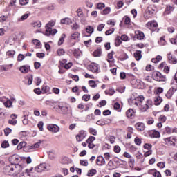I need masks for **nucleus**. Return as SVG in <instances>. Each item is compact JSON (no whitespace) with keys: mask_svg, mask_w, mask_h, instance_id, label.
Instances as JSON below:
<instances>
[{"mask_svg":"<svg viewBox=\"0 0 177 177\" xmlns=\"http://www.w3.org/2000/svg\"><path fill=\"white\" fill-rule=\"evenodd\" d=\"M53 26H55V21H50L46 25V31L44 35H46V37H49V35H56V34H57V30L52 29V27H53Z\"/></svg>","mask_w":177,"mask_h":177,"instance_id":"1","label":"nucleus"},{"mask_svg":"<svg viewBox=\"0 0 177 177\" xmlns=\"http://www.w3.org/2000/svg\"><path fill=\"white\" fill-rule=\"evenodd\" d=\"M59 111L61 114H70L71 113V106L66 102H59L58 104Z\"/></svg>","mask_w":177,"mask_h":177,"instance_id":"2","label":"nucleus"},{"mask_svg":"<svg viewBox=\"0 0 177 177\" xmlns=\"http://www.w3.org/2000/svg\"><path fill=\"white\" fill-rule=\"evenodd\" d=\"M152 77L155 81L165 82L167 81V77H165V75H163L161 74V73L158 71H155L152 74Z\"/></svg>","mask_w":177,"mask_h":177,"instance_id":"3","label":"nucleus"},{"mask_svg":"<svg viewBox=\"0 0 177 177\" xmlns=\"http://www.w3.org/2000/svg\"><path fill=\"white\" fill-rule=\"evenodd\" d=\"M9 161L10 162L11 165H16L20 164L21 162V157L17 155H12L9 158Z\"/></svg>","mask_w":177,"mask_h":177,"instance_id":"4","label":"nucleus"},{"mask_svg":"<svg viewBox=\"0 0 177 177\" xmlns=\"http://www.w3.org/2000/svg\"><path fill=\"white\" fill-rule=\"evenodd\" d=\"M13 165L10 164L8 165H6L3 168V172L6 174V175H12L15 176V171L13 169Z\"/></svg>","mask_w":177,"mask_h":177,"instance_id":"5","label":"nucleus"},{"mask_svg":"<svg viewBox=\"0 0 177 177\" xmlns=\"http://www.w3.org/2000/svg\"><path fill=\"white\" fill-rule=\"evenodd\" d=\"M14 176H19L23 172V167L21 165H13Z\"/></svg>","mask_w":177,"mask_h":177,"instance_id":"6","label":"nucleus"},{"mask_svg":"<svg viewBox=\"0 0 177 177\" xmlns=\"http://www.w3.org/2000/svg\"><path fill=\"white\" fill-rule=\"evenodd\" d=\"M88 70L92 73H99V64L93 62L88 66Z\"/></svg>","mask_w":177,"mask_h":177,"instance_id":"7","label":"nucleus"},{"mask_svg":"<svg viewBox=\"0 0 177 177\" xmlns=\"http://www.w3.org/2000/svg\"><path fill=\"white\" fill-rule=\"evenodd\" d=\"M47 128L50 132H53L54 133H56L60 131V127H59L57 124H50L48 125Z\"/></svg>","mask_w":177,"mask_h":177,"instance_id":"8","label":"nucleus"},{"mask_svg":"<svg viewBox=\"0 0 177 177\" xmlns=\"http://www.w3.org/2000/svg\"><path fill=\"white\" fill-rule=\"evenodd\" d=\"M85 138H86V133L85 132V131L82 130L76 136V140L77 142H82V140H84Z\"/></svg>","mask_w":177,"mask_h":177,"instance_id":"9","label":"nucleus"},{"mask_svg":"<svg viewBox=\"0 0 177 177\" xmlns=\"http://www.w3.org/2000/svg\"><path fill=\"white\" fill-rule=\"evenodd\" d=\"M35 171L36 172H44L45 169H46V163H41L38 167H35Z\"/></svg>","mask_w":177,"mask_h":177,"instance_id":"10","label":"nucleus"},{"mask_svg":"<svg viewBox=\"0 0 177 177\" xmlns=\"http://www.w3.org/2000/svg\"><path fill=\"white\" fill-rule=\"evenodd\" d=\"M32 171V168L30 169H26L24 171H22L17 177H31V172Z\"/></svg>","mask_w":177,"mask_h":177,"instance_id":"11","label":"nucleus"},{"mask_svg":"<svg viewBox=\"0 0 177 177\" xmlns=\"http://www.w3.org/2000/svg\"><path fill=\"white\" fill-rule=\"evenodd\" d=\"M69 52H71V53H73V56L76 58L80 57V56L82 55V53L81 52V50H80V48H76L75 50H70Z\"/></svg>","mask_w":177,"mask_h":177,"instance_id":"12","label":"nucleus"},{"mask_svg":"<svg viewBox=\"0 0 177 177\" xmlns=\"http://www.w3.org/2000/svg\"><path fill=\"white\" fill-rule=\"evenodd\" d=\"M149 106H151V100H148L146 104L141 106L140 110L142 111H147L149 110Z\"/></svg>","mask_w":177,"mask_h":177,"instance_id":"13","label":"nucleus"},{"mask_svg":"<svg viewBox=\"0 0 177 177\" xmlns=\"http://www.w3.org/2000/svg\"><path fill=\"white\" fill-rule=\"evenodd\" d=\"M96 161H97V165L102 166L106 164V160H104V158H103V156H99L97 158Z\"/></svg>","mask_w":177,"mask_h":177,"instance_id":"14","label":"nucleus"},{"mask_svg":"<svg viewBox=\"0 0 177 177\" xmlns=\"http://www.w3.org/2000/svg\"><path fill=\"white\" fill-rule=\"evenodd\" d=\"M167 58L169 63H172V64H176L177 59L175 57V56L172 55V54L169 53L167 55Z\"/></svg>","mask_w":177,"mask_h":177,"instance_id":"15","label":"nucleus"},{"mask_svg":"<svg viewBox=\"0 0 177 177\" xmlns=\"http://www.w3.org/2000/svg\"><path fill=\"white\" fill-rule=\"evenodd\" d=\"M137 131H139L140 132H142V131H144L146 127H145V124L143 122H138L136 123L135 125Z\"/></svg>","mask_w":177,"mask_h":177,"instance_id":"16","label":"nucleus"},{"mask_svg":"<svg viewBox=\"0 0 177 177\" xmlns=\"http://www.w3.org/2000/svg\"><path fill=\"white\" fill-rule=\"evenodd\" d=\"M60 23L61 24H66L68 26L73 24V21L71 20V19L66 17L61 19Z\"/></svg>","mask_w":177,"mask_h":177,"instance_id":"17","label":"nucleus"},{"mask_svg":"<svg viewBox=\"0 0 177 177\" xmlns=\"http://www.w3.org/2000/svg\"><path fill=\"white\" fill-rule=\"evenodd\" d=\"M147 26L148 28H156V27H158V24L156 21H152L151 22H148Z\"/></svg>","mask_w":177,"mask_h":177,"instance_id":"18","label":"nucleus"},{"mask_svg":"<svg viewBox=\"0 0 177 177\" xmlns=\"http://www.w3.org/2000/svg\"><path fill=\"white\" fill-rule=\"evenodd\" d=\"M115 53H114V51H111V53H108L107 57V62H109V63H114V58L113 56L115 55Z\"/></svg>","mask_w":177,"mask_h":177,"instance_id":"19","label":"nucleus"},{"mask_svg":"<svg viewBox=\"0 0 177 177\" xmlns=\"http://www.w3.org/2000/svg\"><path fill=\"white\" fill-rule=\"evenodd\" d=\"M41 91L44 94L47 93V95H50V87L49 86L43 85Z\"/></svg>","mask_w":177,"mask_h":177,"instance_id":"20","label":"nucleus"},{"mask_svg":"<svg viewBox=\"0 0 177 177\" xmlns=\"http://www.w3.org/2000/svg\"><path fill=\"white\" fill-rule=\"evenodd\" d=\"M175 91L176 90H175L174 88H171L166 93V97H167V99H171L174 93H175Z\"/></svg>","mask_w":177,"mask_h":177,"instance_id":"21","label":"nucleus"},{"mask_svg":"<svg viewBox=\"0 0 177 177\" xmlns=\"http://www.w3.org/2000/svg\"><path fill=\"white\" fill-rule=\"evenodd\" d=\"M134 57H135L136 60L139 62V60H140L142 59V51L136 50L134 53Z\"/></svg>","mask_w":177,"mask_h":177,"instance_id":"22","label":"nucleus"},{"mask_svg":"<svg viewBox=\"0 0 177 177\" xmlns=\"http://www.w3.org/2000/svg\"><path fill=\"white\" fill-rule=\"evenodd\" d=\"M28 70H30V66H27L26 65L20 66L19 68V71H21V73H23L24 74L28 73Z\"/></svg>","mask_w":177,"mask_h":177,"instance_id":"23","label":"nucleus"},{"mask_svg":"<svg viewBox=\"0 0 177 177\" xmlns=\"http://www.w3.org/2000/svg\"><path fill=\"white\" fill-rule=\"evenodd\" d=\"M135 114L133 109H129L126 111V115L128 118H132Z\"/></svg>","mask_w":177,"mask_h":177,"instance_id":"24","label":"nucleus"},{"mask_svg":"<svg viewBox=\"0 0 177 177\" xmlns=\"http://www.w3.org/2000/svg\"><path fill=\"white\" fill-rule=\"evenodd\" d=\"M24 125H28V112H24V119L22 120Z\"/></svg>","mask_w":177,"mask_h":177,"instance_id":"25","label":"nucleus"},{"mask_svg":"<svg viewBox=\"0 0 177 177\" xmlns=\"http://www.w3.org/2000/svg\"><path fill=\"white\" fill-rule=\"evenodd\" d=\"M32 42L35 45L37 49H41V48H42V44H41V41H39V40L35 39Z\"/></svg>","mask_w":177,"mask_h":177,"instance_id":"26","label":"nucleus"},{"mask_svg":"<svg viewBox=\"0 0 177 177\" xmlns=\"http://www.w3.org/2000/svg\"><path fill=\"white\" fill-rule=\"evenodd\" d=\"M93 55L94 56V57H100V56H102V49L100 48L96 49L93 52Z\"/></svg>","mask_w":177,"mask_h":177,"instance_id":"27","label":"nucleus"},{"mask_svg":"<svg viewBox=\"0 0 177 177\" xmlns=\"http://www.w3.org/2000/svg\"><path fill=\"white\" fill-rule=\"evenodd\" d=\"M172 10H174V7H172L171 6H167L165 9V11L164 12V15H169V14H171Z\"/></svg>","mask_w":177,"mask_h":177,"instance_id":"28","label":"nucleus"},{"mask_svg":"<svg viewBox=\"0 0 177 177\" xmlns=\"http://www.w3.org/2000/svg\"><path fill=\"white\" fill-rule=\"evenodd\" d=\"M26 145H27V142L22 141L18 144L17 149V150H21L23 147H26Z\"/></svg>","mask_w":177,"mask_h":177,"instance_id":"29","label":"nucleus"},{"mask_svg":"<svg viewBox=\"0 0 177 177\" xmlns=\"http://www.w3.org/2000/svg\"><path fill=\"white\" fill-rule=\"evenodd\" d=\"M29 16H30V14H25L22 15L20 18L17 19V22L20 23V21H24V20H26V19H28Z\"/></svg>","mask_w":177,"mask_h":177,"instance_id":"30","label":"nucleus"},{"mask_svg":"<svg viewBox=\"0 0 177 177\" xmlns=\"http://www.w3.org/2000/svg\"><path fill=\"white\" fill-rule=\"evenodd\" d=\"M97 173V171L96 169H92L88 171L87 176L92 177L93 175H96Z\"/></svg>","mask_w":177,"mask_h":177,"instance_id":"31","label":"nucleus"},{"mask_svg":"<svg viewBox=\"0 0 177 177\" xmlns=\"http://www.w3.org/2000/svg\"><path fill=\"white\" fill-rule=\"evenodd\" d=\"M162 60V57L161 55L156 56V58L151 59L152 63H158Z\"/></svg>","mask_w":177,"mask_h":177,"instance_id":"32","label":"nucleus"},{"mask_svg":"<svg viewBox=\"0 0 177 177\" xmlns=\"http://www.w3.org/2000/svg\"><path fill=\"white\" fill-rule=\"evenodd\" d=\"M121 44H122V39H121V37L118 36L115 40V46H120Z\"/></svg>","mask_w":177,"mask_h":177,"instance_id":"33","label":"nucleus"},{"mask_svg":"<svg viewBox=\"0 0 177 177\" xmlns=\"http://www.w3.org/2000/svg\"><path fill=\"white\" fill-rule=\"evenodd\" d=\"M151 138H160V136H161V135L160 134V133L157 131H153L152 132V133H151L150 135Z\"/></svg>","mask_w":177,"mask_h":177,"instance_id":"34","label":"nucleus"},{"mask_svg":"<svg viewBox=\"0 0 177 177\" xmlns=\"http://www.w3.org/2000/svg\"><path fill=\"white\" fill-rule=\"evenodd\" d=\"M64 38H66V34H62L61 36V38L58 41V45L60 46V45H63L64 42Z\"/></svg>","mask_w":177,"mask_h":177,"instance_id":"35","label":"nucleus"},{"mask_svg":"<svg viewBox=\"0 0 177 177\" xmlns=\"http://www.w3.org/2000/svg\"><path fill=\"white\" fill-rule=\"evenodd\" d=\"M115 93V91L113 88H109V90L105 91V95H109L110 96H113Z\"/></svg>","mask_w":177,"mask_h":177,"instance_id":"36","label":"nucleus"},{"mask_svg":"<svg viewBox=\"0 0 177 177\" xmlns=\"http://www.w3.org/2000/svg\"><path fill=\"white\" fill-rule=\"evenodd\" d=\"M32 26L35 28H40L42 26V23L40 21H37L32 24Z\"/></svg>","mask_w":177,"mask_h":177,"instance_id":"37","label":"nucleus"},{"mask_svg":"<svg viewBox=\"0 0 177 177\" xmlns=\"http://www.w3.org/2000/svg\"><path fill=\"white\" fill-rule=\"evenodd\" d=\"M93 31H94V29H93V27L91 26H88L86 28V32H87V34H93Z\"/></svg>","mask_w":177,"mask_h":177,"instance_id":"38","label":"nucleus"},{"mask_svg":"<svg viewBox=\"0 0 177 177\" xmlns=\"http://www.w3.org/2000/svg\"><path fill=\"white\" fill-rule=\"evenodd\" d=\"M88 132L91 133V135H93L94 136H96L97 135V130L91 127L88 129Z\"/></svg>","mask_w":177,"mask_h":177,"instance_id":"39","label":"nucleus"},{"mask_svg":"<svg viewBox=\"0 0 177 177\" xmlns=\"http://www.w3.org/2000/svg\"><path fill=\"white\" fill-rule=\"evenodd\" d=\"M88 85L89 86H91V88H97V84H96V82H95L94 80H89Z\"/></svg>","mask_w":177,"mask_h":177,"instance_id":"40","label":"nucleus"},{"mask_svg":"<svg viewBox=\"0 0 177 177\" xmlns=\"http://www.w3.org/2000/svg\"><path fill=\"white\" fill-rule=\"evenodd\" d=\"M16 54V51L11 50L6 52L7 56H9V57H13Z\"/></svg>","mask_w":177,"mask_h":177,"instance_id":"41","label":"nucleus"},{"mask_svg":"<svg viewBox=\"0 0 177 177\" xmlns=\"http://www.w3.org/2000/svg\"><path fill=\"white\" fill-rule=\"evenodd\" d=\"M154 102L158 106V104H161V102H162V98H161V97L160 96L156 97L154 99Z\"/></svg>","mask_w":177,"mask_h":177,"instance_id":"42","label":"nucleus"},{"mask_svg":"<svg viewBox=\"0 0 177 177\" xmlns=\"http://www.w3.org/2000/svg\"><path fill=\"white\" fill-rule=\"evenodd\" d=\"M25 149L26 151L31 152L34 151L35 150V148H34V145H28L25 147Z\"/></svg>","mask_w":177,"mask_h":177,"instance_id":"43","label":"nucleus"},{"mask_svg":"<svg viewBox=\"0 0 177 177\" xmlns=\"http://www.w3.org/2000/svg\"><path fill=\"white\" fill-rule=\"evenodd\" d=\"M107 124V121L104 120V119L97 121V125H100L103 127V125H106Z\"/></svg>","mask_w":177,"mask_h":177,"instance_id":"44","label":"nucleus"},{"mask_svg":"<svg viewBox=\"0 0 177 177\" xmlns=\"http://www.w3.org/2000/svg\"><path fill=\"white\" fill-rule=\"evenodd\" d=\"M8 147H9V142H8L7 140L3 141V142L1 143L2 149H8Z\"/></svg>","mask_w":177,"mask_h":177,"instance_id":"45","label":"nucleus"},{"mask_svg":"<svg viewBox=\"0 0 177 177\" xmlns=\"http://www.w3.org/2000/svg\"><path fill=\"white\" fill-rule=\"evenodd\" d=\"M158 44H159V45H162V46L167 45V41H165V37H160V39L158 41Z\"/></svg>","mask_w":177,"mask_h":177,"instance_id":"46","label":"nucleus"},{"mask_svg":"<svg viewBox=\"0 0 177 177\" xmlns=\"http://www.w3.org/2000/svg\"><path fill=\"white\" fill-rule=\"evenodd\" d=\"M95 140V137L90 136L89 138L86 140V143H93Z\"/></svg>","mask_w":177,"mask_h":177,"instance_id":"47","label":"nucleus"},{"mask_svg":"<svg viewBox=\"0 0 177 177\" xmlns=\"http://www.w3.org/2000/svg\"><path fill=\"white\" fill-rule=\"evenodd\" d=\"M77 38H80V33H78V32H75V33L72 34L71 36V39L77 40Z\"/></svg>","mask_w":177,"mask_h":177,"instance_id":"48","label":"nucleus"},{"mask_svg":"<svg viewBox=\"0 0 177 177\" xmlns=\"http://www.w3.org/2000/svg\"><path fill=\"white\" fill-rule=\"evenodd\" d=\"M106 8V5L103 3H99L97 4V8H98L100 10H102Z\"/></svg>","mask_w":177,"mask_h":177,"instance_id":"49","label":"nucleus"},{"mask_svg":"<svg viewBox=\"0 0 177 177\" xmlns=\"http://www.w3.org/2000/svg\"><path fill=\"white\" fill-rule=\"evenodd\" d=\"M111 9L110 8V7H106L102 12V15H109V13H110Z\"/></svg>","mask_w":177,"mask_h":177,"instance_id":"50","label":"nucleus"},{"mask_svg":"<svg viewBox=\"0 0 177 177\" xmlns=\"http://www.w3.org/2000/svg\"><path fill=\"white\" fill-rule=\"evenodd\" d=\"M143 38H145V33L139 32L137 34V39H140L141 41V39H143Z\"/></svg>","mask_w":177,"mask_h":177,"instance_id":"51","label":"nucleus"},{"mask_svg":"<svg viewBox=\"0 0 177 177\" xmlns=\"http://www.w3.org/2000/svg\"><path fill=\"white\" fill-rule=\"evenodd\" d=\"M78 17H82L84 16V12H82V9L78 8L76 11Z\"/></svg>","mask_w":177,"mask_h":177,"instance_id":"52","label":"nucleus"},{"mask_svg":"<svg viewBox=\"0 0 177 177\" xmlns=\"http://www.w3.org/2000/svg\"><path fill=\"white\" fill-rule=\"evenodd\" d=\"M9 67H10V68L13 67V64H8V65H3L2 66V68H3V71H8L9 70Z\"/></svg>","mask_w":177,"mask_h":177,"instance_id":"53","label":"nucleus"},{"mask_svg":"<svg viewBox=\"0 0 177 177\" xmlns=\"http://www.w3.org/2000/svg\"><path fill=\"white\" fill-rule=\"evenodd\" d=\"M153 176L154 177H161V173H160V171H157V170L156 169H153Z\"/></svg>","mask_w":177,"mask_h":177,"instance_id":"54","label":"nucleus"},{"mask_svg":"<svg viewBox=\"0 0 177 177\" xmlns=\"http://www.w3.org/2000/svg\"><path fill=\"white\" fill-rule=\"evenodd\" d=\"M12 132V129L7 127L4 129L5 136H9V133Z\"/></svg>","mask_w":177,"mask_h":177,"instance_id":"55","label":"nucleus"},{"mask_svg":"<svg viewBox=\"0 0 177 177\" xmlns=\"http://www.w3.org/2000/svg\"><path fill=\"white\" fill-rule=\"evenodd\" d=\"M91 99V95L84 94L82 96V100H84V102H88Z\"/></svg>","mask_w":177,"mask_h":177,"instance_id":"56","label":"nucleus"},{"mask_svg":"<svg viewBox=\"0 0 177 177\" xmlns=\"http://www.w3.org/2000/svg\"><path fill=\"white\" fill-rule=\"evenodd\" d=\"M136 82L138 89H142V86H143V82L140 81V80H137Z\"/></svg>","mask_w":177,"mask_h":177,"instance_id":"57","label":"nucleus"},{"mask_svg":"<svg viewBox=\"0 0 177 177\" xmlns=\"http://www.w3.org/2000/svg\"><path fill=\"white\" fill-rule=\"evenodd\" d=\"M80 165H82L83 167H88V160H81L80 162Z\"/></svg>","mask_w":177,"mask_h":177,"instance_id":"58","label":"nucleus"},{"mask_svg":"<svg viewBox=\"0 0 177 177\" xmlns=\"http://www.w3.org/2000/svg\"><path fill=\"white\" fill-rule=\"evenodd\" d=\"M143 147L146 150H151V147H153V146L151 145V144L146 143L144 145Z\"/></svg>","mask_w":177,"mask_h":177,"instance_id":"59","label":"nucleus"},{"mask_svg":"<svg viewBox=\"0 0 177 177\" xmlns=\"http://www.w3.org/2000/svg\"><path fill=\"white\" fill-rule=\"evenodd\" d=\"M33 92H35L36 93V95H41L42 93V90H41L40 88H36L33 90Z\"/></svg>","mask_w":177,"mask_h":177,"instance_id":"60","label":"nucleus"},{"mask_svg":"<svg viewBox=\"0 0 177 177\" xmlns=\"http://www.w3.org/2000/svg\"><path fill=\"white\" fill-rule=\"evenodd\" d=\"M94 118H95V115H93V113H91L87 115L86 120V121H92V120H94Z\"/></svg>","mask_w":177,"mask_h":177,"instance_id":"61","label":"nucleus"},{"mask_svg":"<svg viewBox=\"0 0 177 177\" xmlns=\"http://www.w3.org/2000/svg\"><path fill=\"white\" fill-rule=\"evenodd\" d=\"M170 42L173 45H177V36L174 38L170 39Z\"/></svg>","mask_w":177,"mask_h":177,"instance_id":"62","label":"nucleus"},{"mask_svg":"<svg viewBox=\"0 0 177 177\" xmlns=\"http://www.w3.org/2000/svg\"><path fill=\"white\" fill-rule=\"evenodd\" d=\"M12 101H10V100H7L5 103H4V106H6V107H8V108H10V107H12Z\"/></svg>","mask_w":177,"mask_h":177,"instance_id":"63","label":"nucleus"},{"mask_svg":"<svg viewBox=\"0 0 177 177\" xmlns=\"http://www.w3.org/2000/svg\"><path fill=\"white\" fill-rule=\"evenodd\" d=\"M71 28L72 30H78V28H80V25L77 23H74L71 26Z\"/></svg>","mask_w":177,"mask_h":177,"instance_id":"64","label":"nucleus"}]
</instances>
